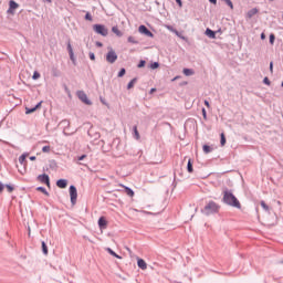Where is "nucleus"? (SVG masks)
Returning <instances> with one entry per match:
<instances>
[{
	"instance_id": "1",
	"label": "nucleus",
	"mask_w": 283,
	"mask_h": 283,
	"mask_svg": "<svg viewBox=\"0 0 283 283\" xmlns=\"http://www.w3.org/2000/svg\"><path fill=\"white\" fill-rule=\"evenodd\" d=\"M223 202L229 207H234V209H242V205L240 200L233 195V192L229 191V189L223 190Z\"/></svg>"
},
{
	"instance_id": "2",
	"label": "nucleus",
	"mask_w": 283,
	"mask_h": 283,
	"mask_svg": "<svg viewBox=\"0 0 283 283\" xmlns=\"http://www.w3.org/2000/svg\"><path fill=\"white\" fill-rule=\"evenodd\" d=\"M201 211L205 213V216L218 213V211H220V205L216 203V201H209Z\"/></svg>"
},
{
	"instance_id": "3",
	"label": "nucleus",
	"mask_w": 283,
	"mask_h": 283,
	"mask_svg": "<svg viewBox=\"0 0 283 283\" xmlns=\"http://www.w3.org/2000/svg\"><path fill=\"white\" fill-rule=\"evenodd\" d=\"M93 30L96 32V34H101L102 36H107L108 34L107 28H105L103 24H94Z\"/></svg>"
},
{
	"instance_id": "4",
	"label": "nucleus",
	"mask_w": 283,
	"mask_h": 283,
	"mask_svg": "<svg viewBox=\"0 0 283 283\" xmlns=\"http://www.w3.org/2000/svg\"><path fill=\"white\" fill-rule=\"evenodd\" d=\"M117 60H118V55L114 50L111 49L106 55V61L108 63H116Z\"/></svg>"
},
{
	"instance_id": "5",
	"label": "nucleus",
	"mask_w": 283,
	"mask_h": 283,
	"mask_svg": "<svg viewBox=\"0 0 283 283\" xmlns=\"http://www.w3.org/2000/svg\"><path fill=\"white\" fill-rule=\"evenodd\" d=\"M70 196L72 205H76V199L78 198V192L76 191V187L70 186Z\"/></svg>"
},
{
	"instance_id": "6",
	"label": "nucleus",
	"mask_w": 283,
	"mask_h": 283,
	"mask_svg": "<svg viewBox=\"0 0 283 283\" xmlns=\"http://www.w3.org/2000/svg\"><path fill=\"white\" fill-rule=\"evenodd\" d=\"M77 96H78L80 101H82V103H84L85 105H92V101H90V98H87V94H85V92L78 91Z\"/></svg>"
},
{
	"instance_id": "7",
	"label": "nucleus",
	"mask_w": 283,
	"mask_h": 283,
	"mask_svg": "<svg viewBox=\"0 0 283 283\" xmlns=\"http://www.w3.org/2000/svg\"><path fill=\"white\" fill-rule=\"evenodd\" d=\"M138 32L140 34H145V36H149L150 39H154V33H151V31H149V29H147V27L145 25H139Z\"/></svg>"
},
{
	"instance_id": "8",
	"label": "nucleus",
	"mask_w": 283,
	"mask_h": 283,
	"mask_svg": "<svg viewBox=\"0 0 283 283\" xmlns=\"http://www.w3.org/2000/svg\"><path fill=\"white\" fill-rule=\"evenodd\" d=\"M39 182H42V185H46V187H50V176L46 174L38 176Z\"/></svg>"
},
{
	"instance_id": "9",
	"label": "nucleus",
	"mask_w": 283,
	"mask_h": 283,
	"mask_svg": "<svg viewBox=\"0 0 283 283\" xmlns=\"http://www.w3.org/2000/svg\"><path fill=\"white\" fill-rule=\"evenodd\" d=\"M17 8H19V3H17L14 0H10L8 14H14V10H17Z\"/></svg>"
},
{
	"instance_id": "10",
	"label": "nucleus",
	"mask_w": 283,
	"mask_h": 283,
	"mask_svg": "<svg viewBox=\"0 0 283 283\" xmlns=\"http://www.w3.org/2000/svg\"><path fill=\"white\" fill-rule=\"evenodd\" d=\"M43 102L38 103L33 108H25V114H34L36 109H40Z\"/></svg>"
},
{
	"instance_id": "11",
	"label": "nucleus",
	"mask_w": 283,
	"mask_h": 283,
	"mask_svg": "<svg viewBox=\"0 0 283 283\" xmlns=\"http://www.w3.org/2000/svg\"><path fill=\"white\" fill-rule=\"evenodd\" d=\"M98 227L99 229H107V220L105 219V217H101L98 219Z\"/></svg>"
},
{
	"instance_id": "12",
	"label": "nucleus",
	"mask_w": 283,
	"mask_h": 283,
	"mask_svg": "<svg viewBox=\"0 0 283 283\" xmlns=\"http://www.w3.org/2000/svg\"><path fill=\"white\" fill-rule=\"evenodd\" d=\"M137 266H139L142 271H147V262L143 259L137 260Z\"/></svg>"
},
{
	"instance_id": "13",
	"label": "nucleus",
	"mask_w": 283,
	"mask_h": 283,
	"mask_svg": "<svg viewBox=\"0 0 283 283\" xmlns=\"http://www.w3.org/2000/svg\"><path fill=\"white\" fill-rule=\"evenodd\" d=\"M56 187H59L60 189H65V187H67V180L65 179H59L56 181Z\"/></svg>"
},
{
	"instance_id": "14",
	"label": "nucleus",
	"mask_w": 283,
	"mask_h": 283,
	"mask_svg": "<svg viewBox=\"0 0 283 283\" xmlns=\"http://www.w3.org/2000/svg\"><path fill=\"white\" fill-rule=\"evenodd\" d=\"M119 187H123L125 189V193H127L129 198H134V190H132L129 187H126L123 184H120Z\"/></svg>"
},
{
	"instance_id": "15",
	"label": "nucleus",
	"mask_w": 283,
	"mask_h": 283,
	"mask_svg": "<svg viewBox=\"0 0 283 283\" xmlns=\"http://www.w3.org/2000/svg\"><path fill=\"white\" fill-rule=\"evenodd\" d=\"M258 12H259L258 8L251 9L247 13L248 19H252V17H255V14H258Z\"/></svg>"
},
{
	"instance_id": "16",
	"label": "nucleus",
	"mask_w": 283,
	"mask_h": 283,
	"mask_svg": "<svg viewBox=\"0 0 283 283\" xmlns=\"http://www.w3.org/2000/svg\"><path fill=\"white\" fill-rule=\"evenodd\" d=\"M106 251H107V253H109V255H113V258H117V260H123V258L120 255H118L116 252H114V250H112V248H107Z\"/></svg>"
},
{
	"instance_id": "17",
	"label": "nucleus",
	"mask_w": 283,
	"mask_h": 283,
	"mask_svg": "<svg viewBox=\"0 0 283 283\" xmlns=\"http://www.w3.org/2000/svg\"><path fill=\"white\" fill-rule=\"evenodd\" d=\"M67 50H69L70 59L74 60V50L72 49V44L70 42L67 43Z\"/></svg>"
},
{
	"instance_id": "18",
	"label": "nucleus",
	"mask_w": 283,
	"mask_h": 283,
	"mask_svg": "<svg viewBox=\"0 0 283 283\" xmlns=\"http://www.w3.org/2000/svg\"><path fill=\"white\" fill-rule=\"evenodd\" d=\"M202 149L203 154H211V151H213V148L209 145H203Z\"/></svg>"
},
{
	"instance_id": "19",
	"label": "nucleus",
	"mask_w": 283,
	"mask_h": 283,
	"mask_svg": "<svg viewBox=\"0 0 283 283\" xmlns=\"http://www.w3.org/2000/svg\"><path fill=\"white\" fill-rule=\"evenodd\" d=\"M112 32L114 34H116V36H123V32H120V30H118V27H113Z\"/></svg>"
},
{
	"instance_id": "20",
	"label": "nucleus",
	"mask_w": 283,
	"mask_h": 283,
	"mask_svg": "<svg viewBox=\"0 0 283 283\" xmlns=\"http://www.w3.org/2000/svg\"><path fill=\"white\" fill-rule=\"evenodd\" d=\"M206 34H207V36H209L210 39H216V32H213L211 29H207V30H206Z\"/></svg>"
},
{
	"instance_id": "21",
	"label": "nucleus",
	"mask_w": 283,
	"mask_h": 283,
	"mask_svg": "<svg viewBox=\"0 0 283 283\" xmlns=\"http://www.w3.org/2000/svg\"><path fill=\"white\" fill-rule=\"evenodd\" d=\"M185 76H193L195 72L191 69H184Z\"/></svg>"
},
{
	"instance_id": "22",
	"label": "nucleus",
	"mask_w": 283,
	"mask_h": 283,
	"mask_svg": "<svg viewBox=\"0 0 283 283\" xmlns=\"http://www.w3.org/2000/svg\"><path fill=\"white\" fill-rule=\"evenodd\" d=\"M137 81H138V80H137L136 77L133 78V80L128 83L127 90H132V88L134 87V85H136Z\"/></svg>"
},
{
	"instance_id": "23",
	"label": "nucleus",
	"mask_w": 283,
	"mask_h": 283,
	"mask_svg": "<svg viewBox=\"0 0 283 283\" xmlns=\"http://www.w3.org/2000/svg\"><path fill=\"white\" fill-rule=\"evenodd\" d=\"M187 169L189 174H193V164H191V159L188 160Z\"/></svg>"
},
{
	"instance_id": "24",
	"label": "nucleus",
	"mask_w": 283,
	"mask_h": 283,
	"mask_svg": "<svg viewBox=\"0 0 283 283\" xmlns=\"http://www.w3.org/2000/svg\"><path fill=\"white\" fill-rule=\"evenodd\" d=\"M134 134L136 140H140V134L138 133V126H134Z\"/></svg>"
},
{
	"instance_id": "25",
	"label": "nucleus",
	"mask_w": 283,
	"mask_h": 283,
	"mask_svg": "<svg viewBox=\"0 0 283 283\" xmlns=\"http://www.w3.org/2000/svg\"><path fill=\"white\" fill-rule=\"evenodd\" d=\"M42 252L44 253V255H48V253H49L48 244H45V241H42Z\"/></svg>"
},
{
	"instance_id": "26",
	"label": "nucleus",
	"mask_w": 283,
	"mask_h": 283,
	"mask_svg": "<svg viewBox=\"0 0 283 283\" xmlns=\"http://www.w3.org/2000/svg\"><path fill=\"white\" fill-rule=\"evenodd\" d=\"M227 145V137H224V133H221V147H224Z\"/></svg>"
},
{
	"instance_id": "27",
	"label": "nucleus",
	"mask_w": 283,
	"mask_h": 283,
	"mask_svg": "<svg viewBox=\"0 0 283 283\" xmlns=\"http://www.w3.org/2000/svg\"><path fill=\"white\" fill-rule=\"evenodd\" d=\"M33 81H38V78H41V73L40 72H34L32 76Z\"/></svg>"
},
{
	"instance_id": "28",
	"label": "nucleus",
	"mask_w": 283,
	"mask_h": 283,
	"mask_svg": "<svg viewBox=\"0 0 283 283\" xmlns=\"http://www.w3.org/2000/svg\"><path fill=\"white\" fill-rule=\"evenodd\" d=\"M38 191H41L42 193H44V196H50V193H48V190H45V188L43 187H38Z\"/></svg>"
},
{
	"instance_id": "29",
	"label": "nucleus",
	"mask_w": 283,
	"mask_h": 283,
	"mask_svg": "<svg viewBox=\"0 0 283 283\" xmlns=\"http://www.w3.org/2000/svg\"><path fill=\"white\" fill-rule=\"evenodd\" d=\"M42 151H43V154H50L51 147H50V146H44V147L42 148Z\"/></svg>"
},
{
	"instance_id": "30",
	"label": "nucleus",
	"mask_w": 283,
	"mask_h": 283,
	"mask_svg": "<svg viewBox=\"0 0 283 283\" xmlns=\"http://www.w3.org/2000/svg\"><path fill=\"white\" fill-rule=\"evenodd\" d=\"M128 43H138V41H136V38L135 36H128Z\"/></svg>"
},
{
	"instance_id": "31",
	"label": "nucleus",
	"mask_w": 283,
	"mask_h": 283,
	"mask_svg": "<svg viewBox=\"0 0 283 283\" xmlns=\"http://www.w3.org/2000/svg\"><path fill=\"white\" fill-rule=\"evenodd\" d=\"M6 189L9 193H12L14 191V187L10 186V185H7L6 186Z\"/></svg>"
},
{
	"instance_id": "32",
	"label": "nucleus",
	"mask_w": 283,
	"mask_h": 283,
	"mask_svg": "<svg viewBox=\"0 0 283 283\" xmlns=\"http://www.w3.org/2000/svg\"><path fill=\"white\" fill-rule=\"evenodd\" d=\"M151 70H158V67H160V64H158V62H155L150 65Z\"/></svg>"
},
{
	"instance_id": "33",
	"label": "nucleus",
	"mask_w": 283,
	"mask_h": 283,
	"mask_svg": "<svg viewBox=\"0 0 283 283\" xmlns=\"http://www.w3.org/2000/svg\"><path fill=\"white\" fill-rule=\"evenodd\" d=\"M261 207L262 209H264V211H269V206L266 205V202L261 201Z\"/></svg>"
},
{
	"instance_id": "34",
	"label": "nucleus",
	"mask_w": 283,
	"mask_h": 283,
	"mask_svg": "<svg viewBox=\"0 0 283 283\" xmlns=\"http://www.w3.org/2000/svg\"><path fill=\"white\" fill-rule=\"evenodd\" d=\"M270 43L271 45H273V43H275V34H270Z\"/></svg>"
},
{
	"instance_id": "35",
	"label": "nucleus",
	"mask_w": 283,
	"mask_h": 283,
	"mask_svg": "<svg viewBox=\"0 0 283 283\" xmlns=\"http://www.w3.org/2000/svg\"><path fill=\"white\" fill-rule=\"evenodd\" d=\"M88 56H90L91 61H96V55H94L93 52H91V53L88 54Z\"/></svg>"
},
{
	"instance_id": "36",
	"label": "nucleus",
	"mask_w": 283,
	"mask_h": 283,
	"mask_svg": "<svg viewBox=\"0 0 283 283\" xmlns=\"http://www.w3.org/2000/svg\"><path fill=\"white\" fill-rule=\"evenodd\" d=\"M19 163L21 164L25 163V155H22L19 157Z\"/></svg>"
},
{
	"instance_id": "37",
	"label": "nucleus",
	"mask_w": 283,
	"mask_h": 283,
	"mask_svg": "<svg viewBox=\"0 0 283 283\" xmlns=\"http://www.w3.org/2000/svg\"><path fill=\"white\" fill-rule=\"evenodd\" d=\"M126 73L125 69H122L118 73V77L122 78V76Z\"/></svg>"
},
{
	"instance_id": "38",
	"label": "nucleus",
	"mask_w": 283,
	"mask_h": 283,
	"mask_svg": "<svg viewBox=\"0 0 283 283\" xmlns=\"http://www.w3.org/2000/svg\"><path fill=\"white\" fill-rule=\"evenodd\" d=\"M263 83L265 85H271V81L269 80V77H264Z\"/></svg>"
},
{
	"instance_id": "39",
	"label": "nucleus",
	"mask_w": 283,
	"mask_h": 283,
	"mask_svg": "<svg viewBox=\"0 0 283 283\" xmlns=\"http://www.w3.org/2000/svg\"><path fill=\"white\" fill-rule=\"evenodd\" d=\"M85 19H86L87 21H92V15H91L90 13H86Z\"/></svg>"
},
{
	"instance_id": "40",
	"label": "nucleus",
	"mask_w": 283,
	"mask_h": 283,
	"mask_svg": "<svg viewBox=\"0 0 283 283\" xmlns=\"http://www.w3.org/2000/svg\"><path fill=\"white\" fill-rule=\"evenodd\" d=\"M138 67H145V61H144V60H142V61L139 62Z\"/></svg>"
},
{
	"instance_id": "41",
	"label": "nucleus",
	"mask_w": 283,
	"mask_h": 283,
	"mask_svg": "<svg viewBox=\"0 0 283 283\" xmlns=\"http://www.w3.org/2000/svg\"><path fill=\"white\" fill-rule=\"evenodd\" d=\"M85 158H87V155H82L77 158V160H85Z\"/></svg>"
},
{
	"instance_id": "42",
	"label": "nucleus",
	"mask_w": 283,
	"mask_h": 283,
	"mask_svg": "<svg viewBox=\"0 0 283 283\" xmlns=\"http://www.w3.org/2000/svg\"><path fill=\"white\" fill-rule=\"evenodd\" d=\"M176 2L178 3L179 8H182V0H176Z\"/></svg>"
},
{
	"instance_id": "43",
	"label": "nucleus",
	"mask_w": 283,
	"mask_h": 283,
	"mask_svg": "<svg viewBox=\"0 0 283 283\" xmlns=\"http://www.w3.org/2000/svg\"><path fill=\"white\" fill-rule=\"evenodd\" d=\"M270 72L273 74V62L270 63Z\"/></svg>"
},
{
	"instance_id": "44",
	"label": "nucleus",
	"mask_w": 283,
	"mask_h": 283,
	"mask_svg": "<svg viewBox=\"0 0 283 283\" xmlns=\"http://www.w3.org/2000/svg\"><path fill=\"white\" fill-rule=\"evenodd\" d=\"M202 115H203V118H207V111L205 108H202Z\"/></svg>"
},
{
	"instance_id": "45",
	"label": "nucleus",
	"mask_w": 283,
	"mask_h": 283,
	"mask_svg": "<svg viewBox=\"0 0 283 283\" xmlns=\"http://www.w3.org/2000/svg\"><path fill=\"white\" fill-rule=\"evenodd\" d=\"M4 186L0 182V193L3 192Z\"/></svg>"
},
{
	"instance_id": "46",
	"label": "nucleus",
	"mask_w": 283,
	"mask_h": 283,
	"mask_svg": "<svg viewBox=\"0 0 283 283\" xmlns=\"http://www.w3.org/2000/svg\"><path fill=\"white\" fill-rule=\"evenodd\" d=\"M205 105H206V107H211V105L209 104V101H205Z\"/></svg>"
},
{
	"instance_id": "47",
	"label": "nucleus",
	"mask_w": 283,
	"mask_h": 283,
	"mask_svg": "<svg viewBox=\"0 0 283 283\" xmlns=\"http://www.w3.org/2000/svg\"><path fill=\"white\" fill-rule=\"evenodd\" d=\"M210 3H213L214 6L218 3V0H209Z\"/></svg>"
},
{
	"instance_id": "48",
	"label": "nucleus",
	"mask_w": 283,
	"mask_h": 283,
	"mask_svg": "<svg viewBox=\"0 0 283 283\" xmlns=\"http://www.w3.org/2000/svg\"><path fill=\"white\" fill-rule=\"evenodd\" d=\"M261 39L262 41H264V39H266V35L264 33H261Z\"/></svg>"
},
{
	"instance_id": "49",
	"label": "nucleus",
	"mask_w": 283,
	"mask_h": 283,
	"mask_svg": "<svg viewBox=\"0 0 283 283\" xmlns=\"http://www.w3.org/2000/svg\"><path fill=\"white\" fill-rule=\"evenodd\" d=\"M97 48H103V43L96 42Z\"/></svg>"
},
{
	"instance_id": "50",
	"label": "nucleus",
	"mask_w": 283,
	"mask_h": 283,
	"mask_svg": "<svg viewBox=\"0 0 283 283\" xmlns=\"http://www.w3.org/2000/svg\"><path fill=\"white\" fill-rule=\"evenodd\" d=\"M30 160H36L35 156L30 157Z\"/></svg>"
},
{
	"instance_id": "51",
	"label": "nucleus",
	"mask_w": 283,
	"mask_h": 283,
	"mask_svg": "<svg viewBox=\"0 0 283 283\" xmlns=\"http://www.w3.org/2000/svg\"><path fill=\"white\" fill-rule=\"evenodd\" d=\"M276 224H277V222L272 223L273 227L276 226Z\"/></svg>"
},
{
	"instance_id": "52",
	"label": "nucleus",
	"mask_w": 283,
	"mask_h": 283,
	"mask_svg": "<svg viewBox=\"0 0 283 283\" xmlns=\"http://www.w3.org/2000/svg\"><path fill=\"white\" fill-rule=\"evenodd\" d=\"M178 80V77H175L172 81H177Z\"/></svg>"
},
{
	"instance_id": "53",
	"label": "nucleus",
	"mask_w": 283,
	"mask_h": 283,
	"mask_svg": "<svg viewBox=\"0 0 283 283\" xmlns=\"http://www.w3.org/2000/svg\"><path fill=\"white\" fill-rule=\"evenodd\" d=\"M151 92H156V90H155V88H153V90H151Z\"/></svg>"
}]
</instances>
